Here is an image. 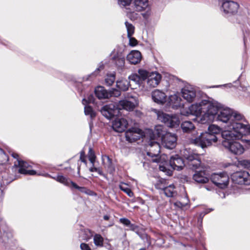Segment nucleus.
Returning <instances> with one entry per match:
<instances>
[{
  "label": "nucleus",
  "instance_id": "72a5a7b5",
  "mask_svg": "<svg viewBox=\"0 0 250 250\" xmlns=\"http://www.w3.org/2000/svg\"><path fill=\"white\" fill-rule=\"evenodd\" d=\"M125 25L127 32V37L132 36V35L134 34V27L133 26L132 24L129 23L127 21H126L125 22Z\"/></svg>",
  "mask_w": 250,
  "mask_h": 250
},
{
  "label": "nucleus",
  "instance_id": "5fc2aeb1",
  "mask_svg": "<svg viewBox=\"0 0 250 250\" xmlns=\"http://www.w3.org/2000/svg\"><path fill=\"white\" fill-rule=\"evenodd\" d=\"M12 156H13L14 158H16V159H17V161L18 160H19V155H18V154H16V153H13V154H12Z\"/></svg>",
  "mask_w": 250,
  "mask_h": 250
},
{
  "label": "nucleus",
  "instance_id": "cd10ccee",
  "mask_svg": "<svg viewBox=\"0 0 250 250\" xmlns=\"http://www.w3.org/2000/svg\"><path fill=\"white\" fill-rule=\"evenodd\" d=\"M165 195L169 197H175L177 195V192L175 190L173 185H170L163 188Z\"/></svg>",
  "mask_w": 250,
  "mask_h": 250
},
{
  "label": "nucleus",
  "instance_id": "20e7f679",
  "mask_svg": "<svg viewBox=\"0 0 250 250\" xmlns=\"http://www.w3.org/2000/svg\"><path fill=\"white\" fill-rule=\"evenodd\" d=\"M147 150V155L152 158L153 162L162 164L163 161H165L167 159V156L165 155H162L160 157H159L160 152V146L156 140H149Z\"/></svg>",
  "mask_w": 250,
  "mask_h": 250
},
{
  "label": "nucleus",
  "instance_id": "ddd939ff",
  "mask_svg": "<svg viewBox=\"0 0 250 250\" xmlns=\"http://www.w3.org/2000/svg\"><path fill=\"white\" fill-rule=\"evenodd\" d=\"M165 131L164 130V127L161 125H157L155 127L154 131L151 129L146 130V138L150 140H157V138L165 135Z\"/></svg>",
  "mask_w": 250,
  "mask_h": 250
},
{
  "label": "nucleus",
  "instance_id": "393cba45",
  "mask_svg": "<svg viewBox=\"0 0 250 250\" xmlns=\"http://www.w3.org/2000/svg\"><path fill=\"white\" fill-rule=\"evenodd\" d=\"M112 59L115 61L116 65L120 68L124 67L125 63V58L122 56L121 54H114L112 57Z\"/></svg>",
  "mask_w": 250,
  "mask_h": 250
},
{
  "label": "nucleus",
  "instance_id": "864d4df0",
  "mask_svg": "<svg viewBox=\"0 0 250 250\" xmlns=\"http://www.w3.org/2000/svg\"><path fill=\"white\" fill-rule=\"evenodd\" d=\"M96 172H97L100 175H104L102 171L99 168H97V170L96 171Z\"/></svg>",
  "mask_w": 250,
  "mask_h": 250
},
{
  "label": "nucleus",
  "instance_id": "4468645a",
  "mask_svg": "<svg viewBox=\"0 0 250 250\" xmlns=\"http://www.w3.org/2000/svg\"><path fill=\"white\" fill-rule=\"evenodd\" d=\"M161 80V75L157 72H151L148 76L146 81V86L151 88L156 86Z\"/></svg>",
  "mask_w": 250,
  "mask_h": 250
},
{
  "label": "nucleus",
  "instance_id": "b1692460",
  "mask_svg": "<svg viewBox=\"0 0 250 250\" xmlns=\"http://www.w3.org/2000/svg\"><path fill=\"white\" fill-rule=\"evenodd\" d=\"M96 96L99 99L107 98L109 93L103 86H98L95 90Z\"/></svg>",
  "mask_w": 250,
  "mask_h": 250
},
{
  "label": "nucleus",
  "instance_id": "39448f33",
  "mask_svg": "<svg viewBox=\"0 0 250 250\" xmlns=\"http://www.w3.org/2000/svg\"><path fill=\"white\" fill-rule=\"evenodd\" d=\"M217 141L218 138L216 136L210 135L205 132L201 133L197 137L191 139V142L202 148H205L211 146Z\"/></svg>",
  "mask_w": 250,
  "mask_h": 250
},
{
  "label": "nucleus",
  "instance_id": "c85d7f7f",
  "mask_svg": "<svg viewBox=\"0 0 250 250\" xmlns=\"http://www.w3.org/2000/svg\"><path fill=\"white\" fill-rule=\"evenodd\" d=\"M223 131H221V128L219 126L212 124L208 126V132H207L210 135L216 136L217 134H219L220 132L222 133Z\"/></svg>",
  "mask_w": 250,
  "mask_h": 250
},
{
  "label": "nucleus",
  "instance_id": "dca6fc26",
  "mask_svg": "<svg viewBox=\"0 0 250 250\" xmlns=\"http://www.w3.org/2000/svg\"><path fill=\"white\" fill-rule=\"evenodd\" d=\"M14 166L16 167H19V172L21 174L29 175H35L36 174L35 171L27 169L30 167V165L22 160H18L15 162Z\"/></svg>",
  "mask_w": 250,
  "mask_h": 250
},
{
  "label": "nucleus",
  "instance_id": "6e6552de",
  "mask_svg": "<svg viewBox=\"0 0 250 250\" xmlns=\"http://www.w3.org/2000/svg\"><path fill=\"white\" fill-rule=\"evenodd\" d=\"M143 136L146 137V132L145 133L141 129L133 127L127 130L125 132V138L127 141L134 142Z\"/></svg>",
  "mask_w": 250,
  "mask_h": 250
},
{
  "label": "nucleus",
  "instance_id": "37998d69",
  "mask_svg": "<svg viewBox=\"0 0 250 250\" xmlns=\"http://www.w3.org/2000/svg\"><path fill=\"white\" fill-rule=\"evenodd\" d=\"M132 0H118V3L120 5L125 6L129 5Z\"/></svg>",
  "mask_w": 250,
  "mask_h": 250
},
{
  "label": "nucleus",
  "instance_id": "09e8293b",
  "mask_svg": "<svg viewBox=\"0 0 250 250\" xmlns=\"http://www.w3.org/2000/svg\"><path fill=\"white\" fill-rule=\"evenodd\" d=\"M175 206L181 208L185 206L184 204L182 203L181 202L176 201L174 203Z\"/></svg>",
  "mask_w": 250,
  "mask_h": 250
},
{
  "label": "nucleus",
  "instance_id": "a18cd8bd",
  "mask_svg": "<svg viewBox=\"0 0 250 250\" xmlns=\"http://www.w3.org/2000/svg\"><path fill=\"white\" fill-rule=\"evenodd\" d=\"M120 222L126 226H129L131 223L128 219L125 218H121L120 219Z\"/></svg>",
  "mask_w": 250,
  "mask_h": 250
},
{
  "label": "nucleus",
  "instance_id": "de8ad7c7",
  "mask_svg": "<svg viewBox=\"0 0 250 250\" xmlns=\"http://www.w3.org/2000/svg\"><path fill=\"white\" fill-rule=\"evenodd\" d=\"M82 250H91L89 246L84 243H82L80 246Z\"/></svg>",
  "mask_w": 250,
  "mask_h": 250
},
{
  "label": "nucleus",
  "instance_id": "bb28decb",
  "mask_svg": "<svg viewBox=\"0 0 250 250\" xmlns=\"http://www.w3.org/2000/svg\"><path fill=\"white\" fill-rule=\"evenodd\" d=\"M117 87L121 90L126 91L128 89L129 85V82L125 79H121L116 82Z\"/></svg>",
  "mask_w": 250,
  "mask_h": 250
},
{
  "label": "nucleus",
  "instance_id": "052dcab7",
  "mask_svg": "<svg viewBox=\"0 0 250 250\" xmlns=\"http://www.w3.org/2000/svg\"><path fill=\"white\" fill-rule=\"evenodd\" d=\"M104 218L105 220H108L109 219V216L107 215H105L104 216Z\"/></svg>",
  "mask_w": 250,
  "mask_h": 250
},
{
  "label": "nucleus",
  "instance_id": "bf43d9fd",
  "mask_svg": "<svg viewBox=\"0 0 250 250\" xmlns=\"http://www.w3.org/2000/svg\"><path fill=\"white\" fill-rule=\"evenodd\" d=\"M104 157L105 158L107 159V160H108V161L109 162V164H111V160L110 159V158H109L108 156H105Z\"/></svg>",
  "mask_w": 250,
  "mask_h": 250
},
{
  "label": "nucleus",
  "instance_id": "f257e3e1",
  "mask_svg": "<svg viewBox=\"0 0 250 250\" xmlns=\"http://www.w3.org/2000/svg\"><path fill=\"white\" fill-rule=\"evenodd\" d=\"M180 113L186 116H200L198 122L202 124L209 123L216 119L226 123L224 130L229 132L239 129L241 133H244V127L250 126L242 114L216 101L202 100L192 104L188 109L183 108Z\"/></svg>",
  "mask_w": 250,
  "mask_h": 250
},
{
  "label": "nucleus",
  "instance_id": "a211bd4d",
  "mask_svg": "<svg viewBox=\"0 0 250 250\" xmlns=\"http://www.w3.org/2000/svg\"><path fill=\"white\" fill-rule=\"evenodd\" d=\"M128 122L125 118H117L112 123L113 129L119 132L124 131L127 127Z\"/></svg>",
  "mask_w": 250,
  "mask_h": 250
},
{
  "label": "nucleus",
  "instance_id": "3c124183",
  "mask_svg": "<svg viewBox=\"0 0 250 250\" xmlns=\"http://www.w3.org/2000/svg\"><path fill=\"white\" fill-rule=\"evenodd\" d=\"M127 11H126L127 16L128 17L131 18V14H134V11H131L130 9H127Z\"/></svg>",
  "mask_w": 250,
  "mask_h": 250
},
{
  "label": "nucleus",
  "instance_id": "13d9d810",
  "mask_svg": "<svg viewBox=\"0 0 250 250\" xmlns=\"http://www.w3.org/2000/svg\"><path fill=\"white\" fill-rule=\"evenodd\" d=\"M97 170V167H91V168H90L89 169V170L91 172L96 171Z\"/></svg>",
  "mask_w": 250,
  "mask_h": 250
},
{
  "label": "nucleus",
  "instance_id": "c756f323",
  "mask_svg": "<svg viewBox=\"0 0 250 250\" xmlns=\"http://www.w3.org/2000/svg\"><path fill=\"white\" fill-rule=\"evenodd\" d=\"M54 178L56 181L67 186H69L70 184L71 185V182H73L70 179H68L62 175H58L56 177H55Z\"/></svg>",
  "mask_w": 250,
  "mask_h": 250
},
{
  "label": "nucleus",
  "instance_id": "f3484780",
  "mask_svg": "<svg viewBox=\"0 0 250 250\" xmlns=\"http://www.w3.org/2000/svg\"><path fill=\"white\" fill-rule=\"evenodd\" d=\"M181 92L183 98L187 102L191 103L194 100L196 93L192 87L186 86L182 89Z\"/></svg>",
  "mask_w": 250,
  "mask_h": 250
},
{
  "label": "nucleus",
  "instance_id": "9d476101",
  "mask_svg": "<svg viewBox=\"0 0 250 250\" xmlns=\"http://www.w3.org/2000/svg\"><path fill=\"white\" fill-rule=\"evenodd\" d=\"M232 181L238 184L250 185V174L247 171H238L231 175Z\"/></svg>",
  "mask_w": 250,
  "mask_h": 250
},
{
  "label": "nucleus",
  "instance_id": "9b49d317",
  "mask_svg": "<svg viewBox=\"0 0 250 250\" xmlns=\"http://www.w3.org/2000/svg\"><path fill=\"white\" fill-rule=\"evenodd\" d=\"M101 112L103 116L107 119H111L114 116H118L120 114V111L117 105L114 104H110L104 106Z\"/></svg>",
  "mask_w": 250,
  "mask_h": 250
},
{
  "label": "nucleus",
  "instance_id": "4d7b16f0",
  "mask_svg": "<svg viewBox=\"0 0 250 250\" xmlns=\"http://www.w3.org/2000/svg\"><path fill=\"white\" fill-rule=\"evenodd\" d=\"M7 233H4L1 236V238L3 240H5V238L7 237Z\"/></svg>",
  "mask_w": 250,
  "mask_h": 250
},
{
  "label": "nucleus",
  "instance_id": "423d86ee",
  "mask_svg": "<svg viewBox=\"0 0 250 250\" xmlns=\"http://www.w3.org/2000/svg\"><path fill=\"white\" fill-rule=\"evenodd\" d=\"M154 111L157 115L158 120L164 123L167 126L174 128L179 126L180 120L176 115H169L157 109H154Z\"/></svg>",
  "mask_w": 250,
  "mask_h": 250
},
{
  "label": "nucleus",
  "instance_id": "f03ea898",
  "mask_svg": "<svg viewBox=\"0 0 250 250\" xmlns=\"http://www.w3.org/2000/svg\"><path fill=\"white\" fill-rule=\"evenodd\" d=\"M181 154L185 159V162L176 155L170 157L168 164L166 161H163L165 164L160 165V170L166 172L167 175H170L172 171L169 169V167L172 169L177 170H181L186 164L189 168L193 169H197L200 167L201 162L199 156L195 153L191 149L185 148L181 151Z\"/></svg>",
  "mask_w": 250,
  "mask_h": 250
},
{
  "label": "nucleus",
  "instance_id": "473e14b6",
  "mask_svg": "<svg viewBox=\"0 0 250 250\" xmlns=\"http://www.w3.org/2000/svg\"><path fill=\"white\" fill-rule=\"evenodd\" d=\"M81 233L82 237L84 240H88L93 236V232L89 229L82 231Z\"/></svg>",
  "mask_w": 250,
  "mask_h": 250
},
{
  "label": "nucleus",
  "instance_id": "0e129e2a",
  "mask_svg": "<svg viewBox=\"0 0 250 250\" xmlns=\"http://www.w3.org/2000/svg\"><path fill=\"white\" fill-rule=\"evenodd\" d=\"M140 250H144L143 249H141Z\"/></svg>",
  "mask_w": 250,
  "mask_h": 250
},
{
  "label": "nucleus",
  "instance_id": "aec40b11",
  "mask_svg": "<svg viewBox=\"0 0 250 250\" xmlns=\"http://www.w3.org/2000/svg\"><path fill=\"white\" fill-rule=\"evenodd\" d=\"M126 58L131 64H136L140 62L142 55L138 50H132L127 55Z\"/></svg>",
  "mask_w": 250,
  "mask_h": 250
},
{
  "label": "nucleus",
  "instance_id": "2f4dec72",
  "mask_svg": "<svg viewBox=\"0 0 250 250\" xmlns=\"http://www.w3.org/2000/svg\"><path fill=\"white\" fill-rule=\"evenodd\" d=\"M104 239L100 234H95L94 236V242L96 246L101 247L103 245Z\"/></svg>",
  "mask_w": 250,
  "mask_h": 250
},
{
  "label": "nucleus",
  "instance_id": "0eeeda50",
  "mask_svg": "<svg viewBox=\"0 0 250 250\" xmlns=\"http://www.w3.org/2000/svg\"><path fill=\"white\" fill-rule=\"evenodd\" d=\"M139 101L136 96H129L127 99L121 101L117 104L119 110L125 109L127 111L133 110L138 105Z\"/></svg>",
  "mask_w": 250,
  "mask_h": 250
},
{
  "label": "nucleus",
  "instance_id": "6e6d98bb",
  "mask_svg": "<svg viewBox=\"0 0 250 250\" xmlns=\"http://www.w3.org/2000/svg\"><path fill=\"white\" fill-rule=\"evenodd\" d=\"M104 65L103 64H100L99 67L97 68V71H100L102 69H103Z\"/></svg>",
  "mask_w": 250,
  "mask_h": 250
},
{
  "label": "nucleus",
  "instance_id": "e433bc0d",
  "mask_svg": "<svg viewBox=\"0 0 250 250\" xmlns=\"http://www.w3.org/2000/svg\"><path fill=\"white\" fill-rule=\"evenodd\" d=\"M115 80V76L114 74L107 75L105 79V82L107 85H111L113 84Z\"/></svg>",
  "mask_w": 250,
  "mask_h": 250
},
{
  "label": "nucleus",
  "instance_id": "a878e982",
  "mask_svg": "<svg viewBox=\"0 0 250 250\" xmlns=\"http://www.w3.org/2000/svg\"><path fill=\"white\" fill-rule=\"evenodd\" d=\"M181 128L184 132H190L195 129V126L191 121L183 122L181 125Z\"/></svg>",
  "mask_w": 250,
  "mask_h": 250
},
{
  "label": "nucleus",
  "instance_id": "8fccbe9b",
  "mask_svg": "<svg viewBox=\"0 0 250 250\" xmlns=\"http://www.w3.org/2000/svg\"><path fill=\"white\" fill-rule=\"evenodd\" d=\"M128 227H129L130 229L131 230H134V231L136 230L138 228L137 226H136L133 224H131V223H130V225Z\"/></svg>",
  "mask_w": 250,
  "mask_h": 250
},
{
  "label": "nucleus",
  "instance_id": "5701e85b",
  "mask_svg": "<svg viewBox=\"0 0 250 250\" xmlns=\"http://www.w3.org/2000/svg\"><path fill=\"white\" fill-rule=\"evenodd\" d=\"M134 8L136 11L145 10L148 6V0H134Z\"/></svg>",
  "mask_w": 250,
  "mask_h": 250
},
{
  "label": "nucleus",
  "instance_id": "58836bf2",
  "mask_svg": "<svg viewBox=\"0 0 250 250\" xmlns=\"http://www.w3.org/2000/svg\"><path fill=\"white\" fill-rule=\"evenodd\" d=\"M88 158L90 162L93 165L95 160L96 156L94 151L90 148L88 152Z\"/></svg>",
  "mask_w": 250,
  "mask_h": 250
},
{
  "label": "nucleus",
  "instance_id": "ea45409f",
  "mask_svg": "<svg viewBox=\"0 0 250 250\" xmlns=\"http://www.w3.org/2000/svg\"><path fill=\"white\" fill-rule=\"evenodd\" d=\"M71 186L76 188L78 189L80 191L83 193H87V189L84 187H81L78 186L74 182H71Z\"/></svg>",
  "mask_w": 250,
  "mask_h": 250
},
{
  "label": "nucleus",
  "instance_id": "412c9836",
  "mask_svg": "<svg viewBox=\"0 0 250 250\" xmlns=\"http://www.w3.org/2000/svg\"><path fill=\"white\" fill-rule=\"evenodd\" d=\"M193 179L198 183H206L209 180L207 175L204 171L196 172L193 175Z\"/></svg>",
  "mask_w": 250,
  "mask_h": 250
},
{
  "label": "nucleus",
  "instance_id": "7c9ffc66",
  "mask_svg": "<svg viewBox=\"0 0 250 250\" xmlns=\"http://www.w3.org/2000/svg\"><path fill=\"white\" fill-rule=\"evenodd\" d=\"M120 188L125 192L129 197H132L133 195V192L130 189L128 188V185L125 183H121L119 185Z\"/></svg>",
  "mask_w": 250,
  "mask_h": 250
},
{
  "label": "nucleus",
  "instance_id": "6ab92c4d",
  "mask_svg": "<svg viewBox=\"0 0 250 250\" xmlns=\"http://www.w3.org/2000/svg\"><path fill=\"white\" fill-rule=\"evenodd\" d=\"M151 96L154 102L158 104H163L167 101L166 94L158 89L154 90L152 92Z\"/></svg>",
  "mask_w": 250,
  "mask_h": 250
},
{
  "label": "nucleus",
  "instance_id": "4be33fe9",
  "mask_svg": "<svg viewBox=\"0 0 250 250\" xmlns=\"http://www.w3.org/2000/svg\"><path fill=\"white\" fill-rule=\"evenodd\" d=\"M168 100L170 105L174 108H177L182 105L181 99L178 94H174L170 95Z\"/></svg>",
  "mask_w": 250,
  "mask_h": 250
},
{
  "label": "nucleus",
  "instance_id": "49530a36",
  "mask_svg": "<svg viewBox=\"0 0 250 250\" xmlns=\"http://www.w3.org/2000/svg\"><path fill=\"white\" fill-rule=\"evenodd\" d=\"M241 164L246 168H250V161L243 160L241 162Z\"/></svg>",
  "mask_w": 250,
  "mask_h": 250
},
{
  "label": "nucleus",
  "instance_id": "680f3d73",
  "mask_svg": "<svg viewBox=\"0 0 250 250\" xmlns=\"http://www.w3.org/2000/svg\"><path fill=\"white\" fill-rule=\"evenodd\" d=\"M81 160H82V162H85V160H84V159H83L82 158V155L81 154Z\"/></svg>",
  "mask_w": 250,
  "mask_h": 250
},
{
  "label": "nucleus",
  "instance_id": "1a4fd4ad",
  "mask_svg": "<svg viewBox=\"0 0 250 250\" xmlns=\"http://www.w3.org/2000/svg\"><path fill=\"white\" fill-rule=\"evenodd\" d=\"M210 179L215 185L221 188L227 187L229 182V176L225 172L214 173L211 175Z\"/></svg>",
  "mask_w": 250,
  "mask_h": 250
},
{
  "label": "nucleus",
  "instance_id": "4c0bfd02",
  "mask_svg": "<svg viewBox=\"0 0 250 250\" xmlns=\"http://www.w3.org/2000/svg\"><path fill=\"white\" fill-rule=\"evenodd\" d=\"M84 113L85 115H89L91 118H93L95 116V113L93 111L92 108L89 106H85Z\"/></svg>",
  "mask_w": 250,
  "mask_h": 250
},
{
  "label": "nucleus",
  "instance_id": "2eb2a0df",
  "mask_svg": "<svg viewBox=\"0 0 250 250\" xmlns=\"http://www.w3.org/2000/svg\"><path fill=\"white\" fill-rule=\"evenodd\" d=\"M222 8L225 14H234L237 12L239 5L234 1H226L223 3Z\"/></svg>",
  "mask_w": 250,
  "mask_h": 250
},
{
  "label": "nucleus",
  "instance_id": "7ed1b4c3",
  "mask_svg": "<svg viewBox=\"0 0 250 250\" xmlns=\"http://www.w3.org/2000/svg\"><path fill=\"white\" fill-rule=\"evenodd\" d=\"M244 133H241L239 129L229 132L228 130H224L222 132V145L233 154L237 155L242 154L244 151V148L242 145L235 140L242 138L244 135L250 134V125L244 127Z\"/></svg>",
  "mask_w": 250,
  "mask_h": 250
},
{
  "label": "nucleus",
  "instance_id": "603ef678",
  "mask_svg": "<svg viewBox=\"0 0 250 250\" xmlns=\"http://www.w3.org/2000/svg\"><path fill=\"white\" fill-rule=\"evenodd\" d=\"M113 94L115 96H118L120 95V91L117 90H115Z\"/></svg>",
  "mask_w": 250,
  "mask_h": 250
},
{
  "label": "nucleus",
  "instance_id": "a19ab883",
  "mask_svg": "<svg viewBox=\"0 0 250 250\" xmlns=\"http://www.w3.org/2000/svg\"><path fill=\"white\" fill-rule=\"evenodd\" d=\"M128 38L129 39V45L131 46H134L137 45L138 41L135 38L132 37L131 36L128 37Z\"/></svg>",
  "mask_w": 250,
  "mask_h": 250
},
{
  "label": "nucleus",
  "instance_id": "e2e57ef3",
  "mask_svg": "<svg viewBox=\"0 0 250 250\" xmlns=\"http://www.w3.org/2000/svg\"><path fill=\"white\" fill-rule=\"evenodd\" d=\"M249 144L250 145V140L248 141Z\"/></svg>",
  "mask_w": 250,
  "mask_h": 250
},
{
  "label": "nucleus",
  "instance_id": "79ce46f5",
  "mask_svg": "<svg viewBox=\"0 0 250 250\" xmlns=\"http://www.w3.org/2000/svg\"><path fill=\"white\" fill-rule=\"evenodd\" d=\"M0 157L3 159L2 160H0L2 163H4L8 161V158L2 149L0 148Z\"/></svg>",
  "mask_w": 250,
  "mask_h": 250
},
{
  "label": "nucleus",
  "instance_id": "c9c22d12",
  "mask_svg": "<svg viewBox=\"0 0 250 250\" xmlns=\"http://www.w3.org/2000/svg\"><path fill=\"white\" fill-rule=\"evenodd\" d=\"M128 79L130 81L134 82L136 84L140 85V78L139 76L136 74H134L129 76Z\"/></svg>",
  "mask_w": 250,
  "mask_h": 250
},
{
  "label": "nucleus",
  "instance_id": "f704fd0d",
  "mask_svg": "<svg viewBox=\"0 0 250 250\" xmlns=\"http://www.w3.org/2000/svg\"><path fill=\"white\" fill-rule=\"evenodd\" d=\"M150 73H149L147 71L143 69H139L138 70V75L139 76L140 79L142 80L147 79Z\"/></svg>",
  "mask_w": 250,
  "mask_h": 250
},
{
  "label": "nucleus",
  "instance_id": "c03bdc74",
  "mask_svg": "<svg viewBox=\"0 0 250 250\" xmlns=\"http://www.w3.org/2000/svg\"><path fill=\"white\" fill-rule=\"evenodd\" d=\"M94 102V97L93 95H91L88 97V100H86L85 99H83V104L85 105L87 103H93Z\"/></svg>",
  "mask_w": 250,
  "mask_h": 250
},
{
  "label": "nucleus",
  "instance_id": "f8f14e48",
  "mask_svg": "<svg viewBox=\"0 0 250 250\" xmlns=\"http://www.w3.org/2000/svg\"><path fill=\"white\" fill-rule=\"evenodd\" d=\"M177 137L174 134L166 132L162 138L163 145L166 148L171 149L176 145Z\"/></svg>",
  "mask_w": 250,
  "mask_h": 250
}]
</instances>
